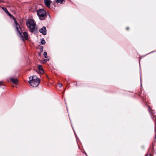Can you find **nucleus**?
<instances>
[{
    "mask_svg": "<svg viewBox=\"0 0 156 156\" xmlns=\"http://www.w3.org/2000/svg\"><path fill=\"white\" fill-rule=\"evenodd\" d=\"M30 80L29 81V83L33 87H37L40 83V80L35 75L30 77Z\"/></svg>",
    "mask_w": 156,
    "mask_h": 156,
    "instance_id": "1",
    "label": "nucleus"
},
{
    "mask_svg": "<svg viewBox=\"0 0 156 156\" xmlns=\"http://www.w3.org/2000/svg\"><path fill=\"white\" fill-rule=\"evenodd\" d=\"M27 27L29 28L31 32H33L35 29V24L34 20L32 19H29L27 20Z\"/></svg>",
    "mask_w": 156,
    "mask_h": 156,
    "instance_id": "2",
    "label": "nucleus"
},
{
    "mask_svg": "<svg viewBox=\"0 0 156 156\" xmlns=\"http://www.w3.org/2000/svg\"><path fill=\"white\" fill-rule=\"evenodd\" d=\"M46 12L43 9H40L37 11V14L41 20H44L45 19Z\"/></svg>",
    "mask_w": 156,
    "mask_h": 156,
    "instance_id": "3",
    "label": "nucleus"
},
{
    "mask_svg": "<svg viewBox=\"0 0 156 156\" xmlns=\"http://www.w3.org/2000/svg\"><path fill=\"white\" fill-rule=\"evenodd\" d=\"M13 19L15 22V23L16 25V30L19 34H21L22 32V31H21L20 26L19 25V24L17 23L15 19V18H13Z\"/></svg>",
    "mask_w": 156,
    "mask_h": 156,
    "instance_id": "4",
    "label": "nucleus"
},
{
    "mask_svg": "<svg viewBox=\"0 0 156 156\" xmlns=\"http://www.w3.org/2000/svg\"><path fill=\"white\" fill-rule=\"evenodd\" d=\"M39 31L44 35H45L46 34V28L45 27H43L41 28L40 29Z\"/></svg>",
    "mask_w": 156,
    "mask_h": 156,
    "instance_id": "5",
    "label": "nucleus"
},
{
    "mask_svg": "<svg viewBox=\"0 0 156 156\" xmlns=\"http://www.w3.org/2000/svg\"><path fill=\"white\" fill-rule=\"evenodd\" d=\"M44 2L48 8H50V4L51 1L50 0H44Z\"/></svg>",
    "mask_w": 156,
    "mask_h": 156,
    "instance_id": "6",
    "label": "nucleus"
},
{
    "mask_svg": "<svg viewBox=\"0 0 156 156\" xmlns=\"http://www.w3.org/2000/svg\"><path fill=\"white\" fill-rule=\"evenodd\" d=\"M38 69L39 70V72L41 74H43L44 73V70L43 69L42 67L41 66L39 65L38 66Z\"/></svg>",
    "mask_w": 156,
    "mask_h": 156,
    "instance_id": "7",
    "label": "nucleus"
},
{
    "mask_svg": "<svg viewBox=\"0 0 156 156\" xmlns=\"http://www.w3.org/2000/svg\"><path fill=\"white\" fill-rule=\"evenodd\" d=\"M10 80L13 83L15 84H17L18 82V80L16 78H11Z\"/></svg>",
    "mask_w": 156,
    "mask_h": 156,
    "instance_id": "8",
    "label": "nucleus"
},
{
    "mask_svg": "<svg viewBox=\"0 0 156 156\" xmlns=\"http://www.w3.org/2000/svg\"><path fill=\"white\" fill-rule=\"evenodd\" d=\"M23 36L25 39H27L28 35L27 33L26 32H24L23 33Z\"/></svg>",
    "mask_w": 156,
    "mask_h": 156,
    "instance_id": "9",
    "label": "nucleus"
},
{
    "mask_svg": "<svg viewBox=\"0 0 156 156\" xmlns=\"http://www.w3.org/2000/svg\"><path fill=\"white\" fill-rule=\"evenodd\" d=\"M55 2L61 4L63 3V2L65 1V0H55Z\"/></svg>",
    "mask_w": 156,
    "mask_h": 156,
    "instance_id": "10",
    "label": "nucleus"
},
{
    "mask_svg": "<svg viewBox=\"0 0 156 156\" xmlns=\"http://www.w3.org/2000/svg\"><path fill=\"white\" fill-rule=\"evenodd\" d=\"M44 55L45 58H48V56L47 55V53L45 51L44 52Z\"/></svg>",
    "mask_w": 156,
    "mask_h": 156,
    "instance_id": "11",
    "label": "nucleus"
},
{
    "mask_svg": "<svg viewBox=\"0 0 156 156\" xmlns=\"http://www.w3.org/2000/svg\"><path fill=\"white\" fill-rule=\"evenodd\" d=\"M2 8L4 11L6 12L7 13H9V12L8 11L6 8L5 7H2Z\"/></svg>",
    "mask_w": 156,
    "mask_h": 156,
    "instance_id": "12",
    "label": "nucleus"
},
{
    "mask_svg": "<svg viewBox=\"0 0 156 156\" xmlns=\"http://www.w3.org/2000/svg\"><path fill=\"white\" fill-rule=\"evenodd\" d=\"M41 43L42 44H45V41L44 40L42 39L41 41Z\"/></svg>",
    "mask_w": 156,
    "mask_h": 156,
    "instance_id": "13",
    "label": "nucleus"
},
{
    "mask_svg": "<svg viewBox=\"0 0 156 156\" xmlns=\"http://www.w3.org/2000/svg\"><path fill=\"white\" fill-rule=\"evenodd\" d=\"M58 87L60 88L62 87V83H60L58 84Z\"/></svg>",
    "mask_w": 156,
    "mask_h": 156,
    "instance_id": "14",
    "label": "nucleus"
},
{
    "mask_svg": "<svg viewBox=\"0 0 156 156\" xmlns=\"http://www.w3.org/2000/svg\"><path fill=\"white\" fill-rule=\"evenodd\" d=\"M9 15V16H11L10 14L9 13H9H7Z\"/></svg>",
    "mask_w": 156,
    "mask_h": 156,
    "instance_id": "15",
    "label": "nucleus"
},
{
    "mask_svg": "<svg viewBox=\"0 0 156 156\" xmlns=\"http://www.w3.org/2000/svg\"><path fill=\"white\" fill-rule=\"evenodd\" d=\"M146 156H150L149 155H147Z\"/></svg>",
    "mask_w": 156,
    "mask_h": 156,
    "instance_id": "16",
    "label": "nucleus"
},
{
    "mask_svg": "<svg viewBox=\"0 0 156 156\" xmlns=\"http://www.w3.org/2000/svg\"><path fill=\"white\" fill-rule=\"evenodd\" d=\"M1 85V83H0V86Z\"/></svg>",
    "mask_w": 156,
    "mask_h": 156,
    "instance_id": "17",
    "label": "nucleus"
}]
</instances>
